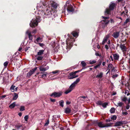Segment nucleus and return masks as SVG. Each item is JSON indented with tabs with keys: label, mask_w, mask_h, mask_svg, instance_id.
<instances>
[{
	"label": "nucleus",
	"mask_w": 130,
	"mask_h": 130,
	"mask_svg": "<svg viewBox=\"0 0 130 130\" xmlns=\"http://www.w3.org/2000/svg\"><path fill=\"white\" fill-rule=\"evenodd\" d=\"M60 117V116L59 115H56L53 116V118L56 119V117H57L58 118Z\"/></svg>",
	"instance_id": "obj_39"
},
{
	"label": "nucleus",
	"mask_w": 130,
	"mask_h": 130,
	"mask_svg": "<svg viewBox=\"0 0 130 130\" xmlns=\"http://www.w3.org/2000/svg\"><path fill=\"white\" fill-rule=\"evenodd\" d=\"M110 59H111L112 61H113V59L112 56H110L109 58Z\"/></svg>",
	"instance_id": "obj_59"
},
{
	"label": "nucleus",
	"mask_w": 130,
	"mask_h": 130,
	"mask_svg": "<svg viewBox=\"0 0 130 130\" xmlns=\"http://www.w3.org/2000/svg\"><path fill=\"white\" fill-rule=\"evenodd\" d=\"M59 72V70H56L54 71H52L51 73L53 74H55L58 73Z\"/></svg>",
	"instance_id": "obj_51"
},
{
	"label": "nucleus",
	"mask_w": 130,
	"mask_h": 130,
	"mask_svg": "<svg viewBox=\"0 0 130 130\" xmlns=\"http://www.w3.org/2000/svg\"><path fill=\"white\" fill-rule=\"evenodd\" d=\"M72 34L74 37H77L78 36V33L76 32H73L72 33Z\"/></svg>",
	"instance_id": "obj_31"
},
{
	"label": "nucleus",
	"mask_w": 130,
	"mask_h": 130,
	"mask_svg": "<svg viewBox=\"0 0 130 130\" xmlns=\"http://www.w3.org/2000/svg\"><path fill=\"white\" fill-rule=\"evenodd\" d=\"M28 117L29 116L28 115H27L25 116L24 117L25 120L26 121H27Z\"/></svg>",
	"instance_id": "obj_48"
},
{
	"label": "nucleus",
	"mask_w": 130,
	"mask_h": 130,
	"mask_svg": "<svg viewBox=\"0 0 130 130\" xmlns=\"http://www.w3.org/2000/svg\"><path fill=\"white\" fill-rule=\"evenodd\" d=\"M59 103L60 106L62 107L63 106L64 101L63 100H61L60 101Z\"/></svg>",
	"instance_id": "obj_32"
},
{
	"label": "nucleus",
	"mask_w": 130,
	"mask_h": 130,
	"mask_svg": "<svg viewBox=\"0 0 130 130\" xmlns=\"http://www.w3.org/2000/svg\"><path fill=\"white\" fill-rule=\"evenodd\" d=\"M110 112L111 113H114L115 111V109L114 108H111L110 110Z\"/></svg>",
	"instance_id": "obj_33"
},
{
	"label": "nucleus",
	"mask_w": 130,
	"mask_h": 130,
	"mask_svg": "<svg viewBox=\"0 0 130 130\" xmlns=\"http://www.w3.org/2000/svg\"><path fill=\"white\" fill-rule=\"evenodd\" d=\"M39 17L36 18H33L31 21V22L30 24V26L32 27H35L38 25V22L40 21V17L41 16L40 14H39Z\"/></svg>",
	"instance_id": "obj_1"
},
{
	"label": "nucleus",
	"mask_w": 130,
	"mask_h": 130,
	"mask_svg": "<svg viewBox=\"0 0 130 130\" xmlns=\"http://www.w3.org/2000/svg\"><path fill=\"white\" fill-rule=\"evenodd\" d=\"M52 6L54 8H56L57 7V5L56 4L54 3L52 4Z\"/></svg>",
	"instance_id": "obj_50"
},
{
	"label": "nucleus",
	"mask_w": 130,
	"mask_h": 130,
	"mask_svg": "<svg viewBox=\"0 0 130 130\" xmlns=\"http://www.w3.org/2000/svg\"><path fill=\"white\" fill-rule=\"evenodd\" d=\"M80 79L79 78H77L76 79V81L74 82L73 83H74L76 85L80 81Z\"/></svg>",
	"instance_id": "obj_36"
},
{
	"label": "nucleus",
	"mask_w": 130,
	"mask_h": 130,
	"mask_svg": "<svg viewBox=\"0 0 130 130\" xmlns=\"http://www.w3.org/2000/svg\"><path fill=\"white\" fill-rule=\"evenodd\" d=\"M111 121L110 119H107L106 120V121L107 122H110Z\"/></svg>",
	"instance_id": "obj_61"
},
{
	"label": "nucleus",
	"mask_w": 130,
	"mask_h": 130,
	"mask_svg": "<svg viewBox=\"0 0 130 130\" xmlns=\"http://www.w3.org/2000/svg\"><path fill=\"white\" fill-rule=\"evenodd\" d=\"M129 105H127L126 106V109H128L129 108Z\"/></svg>",
	"instance_id": "obj_64"
},
{
	"label": "nucleus",
	"mask_w": 130,
	"mask_h": 130,
	"mask_svg": "<svg viewBox=\"0 0 130 130\" xmlns=\"http://www.w3.org/2000/svg\"><path fill=\"white\" fill-rule=\"evenodd\" d=\"M6 96V95H4L1 96L0 98L1 99H3L5 98Z\"/></svg>",
	"instance_id": "obj_56"
},
{
	"label": "nucleus",
	"mask_w": 130,
	"mask_h": 130,
	"mask_svg": "<svg viewBox=\"0 0 130 130\" xmlns=\"http://www.w3.org/2000/svg\"><path fill=\"white\" fill-rule=\"evenodd\" d=\"M101 64H98L97 65H96L94 67V68L95 69H96L98 67H99L100 65Z\"/></svg>",
	"instance_id": "obj_53"
},
{
	"label": "nucleus",
	"mask_w": 130,
	"mask_h": 130,
	"mask_svg": "<svg viewBox=\"0 0 130 130\" xmlns=\"http://www.w3.org/2000/svg\"><path fill=\"white\" fill-rule=\"evenodd\" d=\"M38 44L41 47H42L44 45V44L43 43H39Z\"/></svg>",
	"instance_id": "obj_57"
},
{
	"label": "nucleus",
	"mask_w": 130,
	"mask_h": 130,
	"mask_svg": "<svg viewBox=\"0 0 130 130\" xmlns=\"http://www.w3.org/2000/svg\"><path fill=\"white\" fill-rule=\"evenodd\" d=\"M14 95L13 96V98L12 99L14 100H15L18 98V94L16 93H14Z\"/></svg>",
	"instance_id": "obj_24"
},
{
	"label": "nucleus",
	"mask_w": 130,
	"mask_h": 130,
	"mask_svg": "<svg viewBox=\"0 0 130 130\" xmlns=\"http://www.w3.org/2000/svg\"><path fill=\"white\" fill-rule=\"evenodd\" d=\"M74 73H71L70 74V76H68V78L69 79H73V78H71L73 77H75V74H74Z\"/></svg>",
	"instance_id": "obj_19"
},
{
	"label": "nucleus",
	"mask_w": 130,
	"mask_h": 130,
	"mask_svg": "<svg viewBox=\"0 0 130 130\" xmlns=\"http://www.w3.org/2000/svg\"><path fill=\"white\" fill-rule=\"evenodd\" d=\"M96 124L99 127L101 128L105 127V124H104L103 122L102 121L100 122H97Z\"/></svg>",
	"instance_id": "obj_7"
},
{
	"label": "nucleus",
	"mask_w": 130,
	"mask_h": 130,
	"mask_svg": "<svg viewBox=\"0 0 130 130\" xmlns=\"http://www.w3.org/2000/svg\"><path fill=\"white\" fill-rule=\"evenodd\" d=\"M15 106V102H13L9 106V107L10 108H14Z\"/></svg>",
	"instance_id": "obj_25"
},
{
	"label": "nucleus",
	"mask_w": 130,
	"mask_h": 130,
	"mask_svg": "<svg viewBox=\"0 0 130 130\" xmlns=\"http://www.w3.org/2000/svg\"><path fill=\"white\" fill-rule=\"evenodd\" d=\"M130 22V19L128 18L127 19L124 23L123 25H125L128 22Z\"/></svg>",
	"instance_id": "obj_26"
},
{
	"label": "nucleus",
	"mask_w": 130,
	"mask_h": 130,
	"mask_svg": "<svg viewBox=\"0 0 130 130\" xmlns=\"http://www.w3.org/2000/svg\"><path fill=\"white\" fill-rule=\"evenodd\" d=\"M102 102L101 101H98L96 103L97 105H102Z\"/></svg>",
	"instance_id": "obj_45"
},
{
	"label": "nucleus",
	"mask_w": 130,
	"mask_h": 130,
	"mask_svg": "<svg viewBox=\"0 0 130 130\" xmlns=\"http://www.w3.org/2000/svg\"><path fill=\"white\" fill-rule=\"evenodd\" d=\"M120 46L121 50L123 52H126L127 48L124 45L121 44L120 45Z\"/></svg>",
	"instance_id": "obj_11"
},
{
	"label": "nucleus",
	"mask_w": 130,
	"mask_h": 130,
	"mask_svg": "<svg viewBox=\"0 0 130 130\" xmlns=\"http://www.w3.org/2000/svg\"><path fill=\"white\" fill-rule=\"evenodd\" d=\"M43 58L42 56H39L37 58V59L38 60H41Z\"/></svg>",
	"instance_id": "obj_29"
},
{
	"label": "nucleus",
	"mask_w": 130,
	"mask_h": 130,
	"mask_svg": "<svg viewBox=\"0 0 130 130\" xmlns=\"http://www.w3.org/2000/svg\"><path fill=\"white\" fill-rule=\"evenodd\" d=\"M21 127H22V125H17L15 126V127L17 128L18 129H19V128Z\"/></svg>",
	"instance_id": "obj_42"
},
{
	"label": "nucleus",
	"mask_w": 130,
	"mask_h": 130,
	"mask_svg": "<svg viewBox=\"0 0 130 130\" xmlns=\"http://www.w3.org/2000/svg\"><path fill=\"white\" fill-rule=\"evenodd\" d=\"M62 92L61 91L58 92H54L52 93L51 94V96L54 98L59 97L62 95Z\"/></svg>",
	"instance_id": "obj_5"
},
{
	"label": "nucleus",
	"mask_w": 130,
	"mask_h": 130,
	"mask_svg": "<svg viewBox=\"0 0 130 130\" xmlns=\"http://www.w3.org/2000/svg\"><path fill=\"white\" fill-rule=\"evenodd\" d=\"M108 103L105 102L104 103H102V105L104 108L106 107L107 105H108Z\"/></svg>",
	"instance_id": "obj_30"
},
{
	"label": "nucleus",
	"mask_w": 130,
	"mask_h": 130,
	"mask_svg": "<svg viewBox=\"0 0 130 130\" xmlns=\"http://www.w3.org/2000/svg\"><path fill=\"white\" fill-rule=\"evenodd\" d=\"M72 91V90H71V89L69 88L66 91V92H65V93L66 94H67L68 93H69V92H70Z\"/></svg>",
	"instance_id": "obj_35"
},
{
	"label": "nucleus",
	"mask_w": 130,
	"mask_h": 130,
	"mask_svg": "<svg viewBox=\"0 0 130 130\" xmlns=\"http://www.w3.org/2000/svg\"><path fill=\"white\" fill-rule=\"evenodd\" d=\"M67 9L68 12H72L74 10L72 6L71 5H70L68 7Z\"/></svg>",
	"instance_id": "obj_14"
},
{
	"label": "nucleus",
	"mask_w": 130,
	"mask_h": 130,
	"mask_svg": "<svg viewBox=\"0 0 130 130\" xmlns=\"http://www.w3.org/2000/svg\"><path fill=\"white\" fill-rule=\"evenodd\" d=\"M15 86L13 85H12L10 87V89L11 91L12 92H14V88L15 87Z\"/></svg>",
	"instance_id": "obj_27"
},
{
	"label": "nucleus",
	"mask_w": 130,
	"mask_h": 130,
	"mask_svg": "<svg viewBox=\"0 0 130 130\" xmlns=\"http://www.w3.org/2000/svg\"><path fill=\"white\" fill-rule=\"evenodd\" d=\"M118 76V75L116 74L115 75H113L112 76V77L113 78H114L117 77Z\"/></svg>",
	"instance_id": "obj_60"
},
{
	"label": "nucleus",
	"mask_w": 130,
	"mask_h": 130,
	"mask_svg": "<svg viewBox=\"0 0 130 130\" xmlns=\"http://www.w3.org/2000/svg\"><path fill=\"white\" fill-rule=\"evenodd\" d=\"M76 85L75 84L73 83L72 84L70 85L69 87V88L71 90H72L73 89H74V87H75Z\"/></svg>",
	"instance_id": "obj_21"
},
{
	"label": "nucleus",
	"mask_w": 130,
	"mask_h": 130,
	"mask_svg": "<svg viewBox=\"0 0 130 130\" xmlns=\"http://www.w3.org/2000/svg\"><path fill=\"white\" fill-rule=\"evenodd\" d=\"M46 123L44 124V126H47L49 123V119H48L47 120H45Z\"/></svg>",
	"instance_id": "obj_40"
},
{
	"label": "nucleus",
	"mask_w": 130,
	"mask_h": 130,
	"mask_svg": "<svg viewBox=\"0 0 130 130\" xmlns=\"http://www.w3.org/2000/svg\"><path fill=\"white\" fill-rule=\"evenodd\" d=\"M115 71V68L113 67L111 69V71L112 72Z\"/></svg>",
	"instance_id": "obj_54"
},
{
	"label": "nucleus",
	"mask_w": 130,
	"mask_h": 130,
	"mask_svg": "<svg viewBox=\"0 0 130 130\" xmlns=\"http://www.w3.org/2000/svg\"><path fill=\"white\" fill-rule=\"evenodd\" d=\"M37 67H35L30 70L27 74V76H30L32 74H33L37 70Z\"/></svg>",
	"instance_id": "obj_6"
},
{
	"label": "nucleus",
	"mask_w": 130,
	"mask_h": 130,
	"mask_svg": "<svg viewBox=\"0 0 130 130\" xmlns=\"http://www.w3.org/2000/svg\"><path fill=\"white\" fill-rule=\"evenodd\" d=\"M113 124V123H106V124H105V127H108L111 126H112V124Z\"/></svg>",
	"instance_id": "obj_22"
},
{
	"label": "nucleus",
	"mask_w": 130,
	"mask_h": 130,
	"mask_svg": "<svg viewBox=\"0 0 130 130\" xmlns=\"http://www.w3.org/2000/svg\"><path fill=\"white\" fill-rule=\"evenodd\" d=\"M96 62L95 60H90V64H92L95 63Z\"/></svg>",
	"instance_id": "obj_34"
},
{
	"label": "nucleus",
	"mask_w": 130,
	"mask_h": 130,
	"mask_svg": "<svg viewBox=\"0 0 130 130\" xmlns=\"http://www.w3.org/2000/svg\"><path fill=\"white\" fill-rule=\"evenodd\" d=\"M43 5L44 6H45L42 3L40 2L39 4H38L37 6V9L38 11H39V12H38V14H44V13L43 12V10L42 9V5Z\"/></svg>",
	"instance_id": "obj_3"
},
{
	"label": "nucleus",
	"mask_w": 130,
	"mask_h": 130,
	"mask_svg": "<svg viewBox=\"0 0 130 130\" xmlns=\"http://www.w3.org/2000/svg\"><path fill=\"white\" fill-rule=\"evenodd\" d=\"M123 104V103L122 102H119L117 104V105L116 106H122Z\"/></svg>",
	"instance_id": "obj_37"
},
{
	"label": "nucleus",
	"mask_w": 130,
	"mask_h": 130,
	"mask_svg": "<svg viewBox=\"0 0 130 130\" xmlns=\"http://www.w3.org/2000/svg\"><path fill=\"white\" fill-rule=\"evenodd\" d=\"M8 61H6L5 62L4 64V66L5 67H6L8 65Z\"/></svg>",
	"instance_id": "obj_52"
},
{
	"label": "nucleus",
	"mask_w": 130,
	"mask_h": 130,
	"mask_svg": "<svg viewBox=\"0 0 130 130\" xmlns=\"http://www.w3.org/2000/svg\"><path fill=\"white\" fill-rule=\"evenodd\" d=\"M121 100L123 102H125L127 100V98L126 97H124L121 99Z\"/></svg>",
	"instance_id": "obj_43"
},
{
	"label": "nucleus",
	"mask_w": 130,
	"mask_h": 130,
	"mask_svg": "<svg viewBox=\"0 0 130 130\" xmlns=\"http://www.w3.org/2000/svg\"><path fill=\"white\" fill-rule=\"evenodd\" d=\"M113 67V65L111 64H108V70H111V69Z\"/></svg>",
	"instance_id": "obj_28"
},
{
	"label": "nucleus",
	"mask_w": 130,
	"mask_h": 130,
	"mask_svg": "<svg viewBox=\"0 0 130 130\" xmlns=\"http://www.w3.org/2000/svg\"><path fill=\"white\" fill-rule=\"evenodd\" d=\"M37 32V30H33L32 32H31V34H35Z\"/></svg>",
	"instance_id": "obj_55"
},
{
	"label": "nucleus",
	"mask_w": 130,
	"mask_h": 130,
	"mask_svg": "<svg viewBox=\"0 0 130 130\" xmlns=\"http://www.w3.org/2000/svg\"><path fill=\"white\" fill-rule=\"evenodd\" d=\"M102 19H104V20H103V21L104 22L105 25L109 23V21L108 20H106L107 19H108V17H106L102 16Z\"/></svg>",
	"instance_id": "obj_10"
},
{
	"label": "nucleus",
	"mask_w": 130,
	"mask_h": 130,
	"mask_svg": "<svg viewBox=\"0 0 130 130\" xmlns=\"http://www.w3.org/2000/svg\"><path fill=\"white\" fill-rule=\"evenodd\" d=\"M42 41V39L40 37H38L34 41V42L36 44H38L39 42H41Z\"/></svg>",
	"instance_id": "obj_13"
},
{
	"label": "nucleus",
	"mask_w": 130,
	"mask_h": 130,
	"mask_svg": "<svg viewBox=\"0 0 130 130\" xmlns=\"http://www.w3.org/2000/svg\"><path fill=\"white\" fill-rule=\"evenodd\" d=\"M123 124V121H120L116 122L115 123L114 126H118L121 125Z\"/></svg>",
	"instance_id": "obj_17"
},
{
	"label": "nucleus",
	"mask_w": 130,
	"mask_h": 130,
	"mask_svg": "<svg viewBox=\"0 0 130 130\" xmlns=\"http://www.w3.org/2000/svg\"><path fill=\"white\" fill-rule=\"evenodd\" d=\"M47 74V73L45 72V73H44V74H43L41 75V77L42 78H43L44 77H46Z\"/></svg>",
	"instance_id": "obj_49"
},
{
	"label": "nucleus",
	"mask_w": 130,
	"mask_h": 130,
	"mask_svg": "<svg viewBox=\"0 0 130 130\" xmlns=\"http://www.w3.org/2000/svg\"><path fill=\"white\" fill-rule=\"evenodd\" d=\"M71 111V109L68 108H66L65 110V113H69Z\"/></svg>",
	"instance_id": "obj_23"
},
{
	"label": "nucleus",
	"mask_w": 130,
	"mask_h": 130,
	"mask_svg": "<svg viewBox=\"0 0 130 130\" xmlns=\"http://www.w3.org/2000/svg\"><path fill=\"white\" fill-rule=\"evenodd\" d=\"M39 68L40 71H45L49 68V67L48 66H46V67H44L43 66H41L39 67Z\"/></svg>",
	"instance_id": "obj_8"
},
{
	"label": "nucleus",
	"mask_w": 130,
	"mask_h": 130,
	"mask_svg": "<svg viewBox=\"0 0 130 130\" xmlns=\"http://www.w3.org/2000/svg\"><path fill=\"white\" fill-rule=\"evenodd\" d=\"M44 50H41L39 51L37 53V55L38 56H41L43 54Z\"/></svg>",
	"instance_id": "obj_20"
},
{
	"label": "nucleus",
	"mask_w": 130,
	"mask_h": 130,
	"mask_svg": "<svg viewBox=\"0 0 130 130\" xmlns=\"http://www.w3.org/2000/svg\"><path fill=\"white\" fill-rule=\"evenodd\" d=\"M43 5L44 6H45L42 3L40 2L39 4H38L37 6V9L38 11H39V12H38V14H44V13L43 12V10L42 9V5Z\"/></svg>",
	"instance_id": "obj_4"
},
{
	"label": "nucleus",
	"mask_w": 130,
	"mask_h": 130,
	"mask_svg": "<svg viewBox=\"0 0 130 130\" xmlns=\"http://www.w3.org/2000/svg\"><path fill=\"white\" fill-rule=\"evenodd\" d=\"M90 125L89 124L87 125L86 127V130H89V129L91 128L90 127Z\"/></svg>",
	"instance_id": "obj_41"
},
{
	"label": "nucleus",
	"mask_w": 130,
	"mask_h": 130,
	"mask_svg": "<svg viewBox=\"0 0 130 130\" xmlns=\"http://www.w3.org/2000/svg\"><path fill=\"white\" fill-rule=\"evenodd\" d=\"M25 110V108L24 106H21L20 109V110L21 111H22L24 110Z\"/></svg>",
	"instance_id": "obj_47"
},
{
	"label": "nucleus",
	"mask_w": 130,
	"mask_h": 130,
	"mask_svg": "<svg viewBox=\"0 0 130 130\" xmlns=\"http://www.w3.org/2000/svg\"><path fill=\"white\" fill-rule=\"evenodd\" d=\"M111 120H115L117 119V117L116 115H114L111 117Z\"/></svg>",
	"instance_id": "obj_44"
},
{
	"label": "nucleus",
	"mask_w": 130,
	"mask_h": 130,
	"mask_svg": "<svg viewBox=\"0 0 130 130\" xmlns=\"http://www.w3.org/2000/svg\"><path fill=\"white\" fill-rule=\"evenodd\" d=\"M105 48L107 50L108 49V46L107 45H105Z\"/></svg>",
	"instance_id": "obj_62"
},
{
	"label": "nucleus",
	"mask_w": 130,
	"mask_h": 130,
	"mask_svg": "<svg viewBox=\"0 0 130 130\" xmlns=\"http://www.w3.org/2000/svg\"><path fill=\"white\" fill-rule=\"evenodd\" d=\"M110 22L112 23H113L114 22V21L112 19H111Z\"/></svg>",
	"instance_id": "obj_63"
},
{
	"label": "nucleus",
	"mask_w": 130,
	"mask_h": 130,
	"mask_svg": "<svg viewBox=\"0 0 130 130\" xmlns=\"http://www.w3.org/2000/svg\"><path fill=\"white\" fill-rule=\"evenodd\" d=\"M50 101L52 102H54L55 101V99H52L51 98H50Z\"/></svg>",
	"instance_id": "obj_58"
},
{
	"label": "nucleus",
	"mask_w": 130,
	"mask_h": 130,
	"mask_svg": "<svg viewBox=\"0 0 130 130\" xmlns=\"http://www.w3.org/2000/svg\"><path fill=\"white\" fill-rule=\"evenodd\" d=\"M26 34L28 35L29 40H32V39L33 37L32 35L31 34V32L29 30H28L26 32Z\"/></svg>",
	"instance_id": "obj_9"
},
{
	"label": "nucleus",
	"mask_w": 130,
	"mask_h": 130,
	"mask_svg": "<svg viewBox=\"0 0 130 130\" xmlns=\"http://www.w3.org/2000/svg\"><path fill=\"white\" fill-rule=\"evenodd\" d=\"M81 63L83 67H85L86 65V63L84 61H82L81 62Z\"/></svg>",
	"instance_id": "obj_38"
},
{
	"label": "nucleus",
	"mask_w": 130,
	"mask_h": 130,
	"mask_svg": "<svg viewBox=\"0 0 130 130\" xmlns=\"http://www.w3.org/2000/svg\"><path fill=\"white\" fill-rule=\"evenodd\" d=\"M109 35H107L106 36V37L104 38L103 41L102 42V44H104L106 42L107 40L108 39L109 37Z\"/></svg>",
	"instance_id": "obj_18"
},
{
	"label": "nucleus",
	"mask_w": 130,
	"mask_h": 130,
	"mask_svg": "<svg viewBox=\"0 0 130 130\" xmlns=\"http://www.w3.org/2000/svg\"><path fill=\"white\" fill-rule=\"evenodd\" d=\"M95 55L97 56H99L100 57H101L102 56L98 52H96L95 53Z\"/></svg>",
	"instance_id": "obj_46"
},
{
	"label": "nucleus",
	"mask_w": 130,
	"mask_h": 130,
	"mask_svg": "<svg viewBox=\"0 0 130 130\" xmlns=\"http://www.w3.org/2000/svg\"><path fill=\"white\" fill-rule=\"evenodd\" d=\"M113 58L115 60H118L119 58V56L118 54H113Z\"/></svg>",
	"instance_id": "obj_16"
},
{
	"label": "nucleus",
	"mask_w": 130,
	"mask_h": 130,
	"mask_svg": "<svg viewBox=\"0 0 130 130\" xmlns=\"http://www.w3.org/2000/svg\"><path fill=\"white\" fill-rule=\"evenodd\" d=\"M115 6V3H111L109 6V8H107L105 12V14H109L110 12V11L113 10Z\"/></svg>",
	"instance_id": "obj_2"
},
{
	"label": "nucleus",
	"mask_w": 130,
	"mask_h": 130,
	"mask_svg": "<svg viewBox=\"0 0 130 130\" xmlns=\"http://www.w3.org/2000/svg\"><path fill=\"white\" fill-rule=\"evenodd\" d=\"M120 34L119 32H115L112 35V36L115 38H118Z\"/></svg>",
	"instance_id": "obj_12"
},
{
	"label": "nucleus",
	"mask_w": 130,
	"mask_h": 130,
	"mask_svg": "<svg viewBox=\"0 0 130 130\" xmlns=\"http://www.w3.org/2000/svg\"><path fill=\"white\" fill-rule=\"evenodd\" d=\"M103 72H100L98 73L96 77L98 78H101L103 77Z\"/></svg>",
	"instance_id": "obj_15"
}]
</instances>
